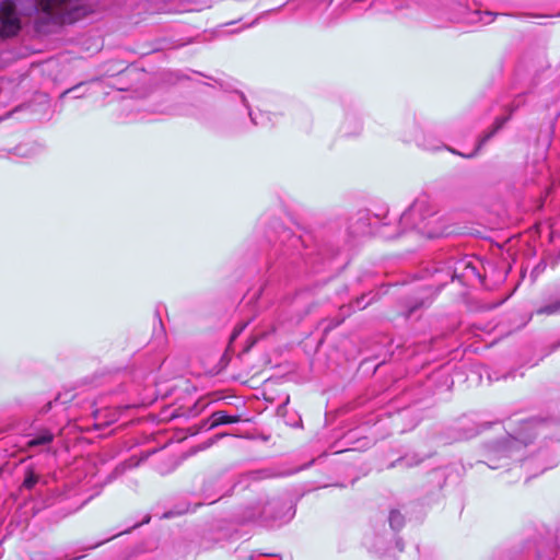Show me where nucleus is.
<instances>
[{
  "label": "nucleus",
  "mask_w": 560,
  "mask_h": 560,
  "mask_svg": "<svg viewBox=\"0 0 560 560\" xmlns=\"http://www.w3.org/2000/svg\"><path fill=\"white\" fill-rule=\"evenodd\" d=\"M93 12L92 0H4L0 3V36H15L21 18L32 19L37 33L50 25L71 24Z\"/></svg>",
  "instance_id": "obj_1"
},
{
  "label": "nucleus",
  "mask_w": 560,
  "mask_h": 560,
  "mask_svg": "<svg viewBox=\"0 0 560 560\" xmlns=\"http://www.w3.org/2000/svg\"><path fill=\"white\" fill-rule=\"evenodd\" d=\"M359 228L353 230L354 234L380 233L384 237L390 238L399 236L405 231H416L428 238L448 235L450 225L444 214L440 213L435 205L425 196L417 198L413 203L399 218L401 231L397 234L383 233L377 226L381 223L378 215L361 213L358 222Z\"/></svg>",
  "instance_id": "obj_2"
},
{
  "label": "nucleus",
  "mask_w": 560,
  "mask_h": 560,
  "mask_svg": "<svg viewBox=\"0 0 560 560\" xmlns=\"http://www.w3.org/2000/svg\"><path fill=\"white\" fill-rule=\"evenodd\" d=\"M545 422L535 419L526 420L517 435H510L506 440L490 444L487 446L486 464L491 469L502 468L508 465V458H511L522 446L532 442L537 434L544 433Z\"/></svg>",
  "instance_id": "obj_3"
},
{
  "label": "nucleus",
  "mask_w": 560,
  "mask_h": 560,
  "mask_svg": "<svg viewBox=\"0 0 560 560\" xmlns=\"http://www.w3.org/2000/svg\"><path fill=\"white\" fill-rule=\"evenodd\" d=\"M427 11L432 20V24L436 27L458 22L489 24L493 21L492 12L469 10L458 0H431Z\"/></svg>",
  "instance_id": "obj_4"
},
{
  "label": "nucleus",
  "mask_w": 560,
  "mask_h": 560,
  "mask_svg": "<svg viewBox=\"0 0 560 560\" xmlns=\"http://www.w3.org/2000/svg\"><path fill=\"white\" fill-rule=\"evenodd\" d=\"M289 510L279 499H259L244 506L241 515L242 522H258L261 525L272 526L290 518Z\"/></svg>",
  "instance_id": "obj_5"
},
{
  "label": "nucleus",
  "mask_w": 560,
  "mask_h": 560,
  "mask_svg": "<svg viewBox=\"0 0 560 560\" xmlns=\"http://www.w3.org/2000/svg\"><path fill=\"white\" fill-rule=\"evenodd\" d=\"M558 459L556 456H549L546 452H540L536 456L532 458H526L522 463V467L526 471H530L533 468L538 469V474L544 472L545 470L557 466ZM537 472L532 476H536Z\"/></svg>",
  "instance_id": "obj_6"
},
{
  "label": "nucleus",
  "mask_w": 560,
  "mask_h": 560,
  "mask_svg": "<svg viewBox=\"0 0 560 560\" xmlns=\"http://www.w3.org/2000/svg\"><path fill=\"white\" fill-rule=\"evenodd\" d=\"M129 408V406H124L115 408L96 409L93 412L95 429L101 430L116 422L119 419L121 411L127 410Z\"/></svg>",
  "instance_id": "obj_7"
},
{
  "label": "nucleus",
  "mask_w": 560,
  "mask_h": 560,
  "mask_svg": "<svg viewBox=\"0 0 560 560\" xmlns=\"http://www.w3.org/2000/svg\"><path fill=\"white\" fill-rule=\"evenodd\" d=\"M436 293L438 291H433L431 285L421 288L418 294L408 301L405 317H410L418 308L429 305Z\"/></svg>",
  "instance_id": "obj_8"
},
{
  "label": "nucleus",
  "mask_w": 560,
  "mask_h": 560,
  "mask_svg": "<svg viewBox=\"0 0 560 560\" xmlns=\"http://www.w3.org/2000/svg\"><path fill=\"white\" fill-rule=\"evenodd\" d=\"M508 118L505 117H499L495 119L494 124H493V127L491 130H489L488 132H486L478 141L477 143V147L475 148V150L471 152V153H468V154H464V153H459L455 150H452L450 149L451 152H453L454 154H458L460 156H464V158H474L478 151L487 143L488 140H490L497 132L498 130H500L503 125L505 124Z\"/></svg>",
  "instance_id": "obj_9"
},
{
  "label": "nucleus",
  "mask_w": 560,
  "mask_h": 560,
  "mask_svg": "<svg viewBox=\"0 0 560 560\" xmlns=\"http://www.w3.org/2000/svg\"><path fill=\"white\" fill-rule=\"evenodd\" d=\"M362 129V124L359 116L355 113L347 114L342 125L340 127V131L345 137H351L359 135Z\"/></svg>",
  "instance_id": "obj_10"
},
{
  "label": "nucleus",
  "mask_w": 560,
  "mask_h": 560,
  "mask_svg": "<svg viewBox=\"0 0 560 560\" xmlns=\"http://www.w3.org/2000/svg\"><path fill=\"white\" fill-rule=\"evenodd\" d=\"M54 441V433L48 429H40L36 433L30 435L26 443L28 447H37L42 445H48Z\"/></svg>",
  "instance_id": "obj_11"
},
{
  "label": "nucleus",
  "mask_w": 560,
  "mask_h": 560,
  "mask_svg": "<svg viewBox=\"0 0 560 560\" xmlns=\"http://www.w3.org/2000/svg\"><path fill=\"white\" fill-rule=\"evenodd\" d=\"M537 315H559L560 314V294L551 298L547 303L536 308Z\"/></svg>",
  "instance_id": "obj_12"
},
{
  "label": "nucleus",
  "mask_w": 560,
  "mask_h": 560,
  "mask_svg": "<svg viewBox=\"0 0 560 560\" xmlns=\"http://www.w3.org/2000/svg\"><path fill=\"white\" fill-rule=\"evenodd\" d=\"M211 427H218L223 424L237 423L241 421V417L237 415H229L225 411H215L211 416Z\"/></svg>",
  "instance_id": "obj_13"
},
{
  "label": "nucleus",
  "mask_w": 560,
  "mask_h": 560,
  "mask_svg": "<svg viewBox=\"0 0 560 560\" xmlns=\"http://www.w3.org/2000/svg\"><path fill=\"white\" fill-rule=\"evenodd\" d=\"M249 116H250V119H252V122L256 126H261V127H268V126H273L275 125V121L272 120V117L269 113H264V112H258V113H253V112H249Z\"/></svg>",
  "instance_id": "obj_14"
},
{
  "label": "nucleus",
  "mask_w": 560,
  "mask_h": 560,
  "mask_svg": "<svg viewBox=\"0 0 560 560\" xmlns=\"http://www.w3.org/2000/svg\"><path fill=\"white\" fill-rule=\"evenodd\" d=\"M423 460L422 457L413 454V455H406L404 457L398 458L396 462H394L390 467L395 466H405V467H413L419 465Z\"/></svg>",
  "instance_id": "obj_15"
},
{
  "label": "nucleus",
  "mask_w": 560,
  "mask_h": 560,
  "mask_svg": "<svg viewBox=\"0 0 560 560\" xmlns=\"http://www.w3.org/2000/svg\"><path fill=\"white\" fill-rule=\"evenodd\" d=\"M423 460L422 457L413 454V455H406L404 457L398 458L396 462H394L390 467L395 466H405V467H413L419 465Z\"/></svg>",
  "instance_id": "obj_16"
},
{
  "label": "nucleus",
  "mask_w": 560,
  "mask_h": 560,
  "mask_svg": "<svg viewBox=\"0 0 560 560\" xmlns=\"http://www.w3.org/2000/svg\"><path fill=\"white\" fill-rule=\"evenodd\" d=\"M388 522L394 530H399L404 526V516L397 510H392L388 516Z\"/></svg>",
  "instance_id": "obj_17"
},
{
  "label": "nucleus",
  "mask_w": 560,
  "mask_h": 560,
  "mask_svg": "<svg viewBox=\"0 0 560 560\" xmlns=\"http://www.w3.org/2000/svg\"><path fill=\"white\" fill-rule=\"evenodd\" d=\"M38 482V476L33 470H27L23 480V487L31 490Z\"/></svg>",
  "instance_id": "obj_18"
},
{
  "label": "nucleus",
  "mask_w": 560,
  "mask_h": 560,
  "mask_svg": "<svg viewBox=\"0 0 560 560\" xmlns=\"http://www.w3.org/2000/svg\"><path fill=\"white\" fill-rule=\"evenodd\" d=\"M550 237H560V217L550 224Z\"/></svg>",
  "instance_id": "obj_19"
},
{
  "label": "nucleus",
  "mask_w": 560,
  "mask_h": 560,
  "mask_svg": "<svg viewBox=\"0 0 560 560\" xmlns=\"http://www.w3.org/2000/svg\"><path fill=\"white\" fill-rule=\"evenodd\" d=\"M282 475L283 474H270L267 471H260V472H255V478L262 479V478H270V477L282 476Z\"/></svg>",
  "instance_id": "obj_20"
},
{
  "label": "nucleus",
  "mask_w": 560,
  "mask_h": 560,
  "mask_svg": "<svg viewBox=\"0 0 560 560\" xmlns=\"http://www.w3.org/2000/svg\"><path fill=\"white\" fill-rule=\"evenodd\" d=\"M246 324L240 326L238 328H235L232 334V339L236 338V336L245 328Z\"/></svg>",
  "instance_id": "obj_21"
},
{
  "label": "nucleus",
  "mask_w": 560,
  "mask_h": 560,
  "mask_svg": "<svg viewBox=\"0 0 560 560\" xmlns=\"http://www.w3.org/2000/svg\"><path fill=\"white\" fill-rule=\"evenodd\" d=\"M222 494L220 492L213 493V495H208L207 499L210 500V503H213L217 501L218 498H220Z\"/></svg>",
  "instance_id": "obj_22"
},
{
  "label": "nucleus",
  "mask_w": 560,
  "mask_h": 560,
  "mask_svg": "<svg viewBox=\"0 0 560 560\" xmlns=\"http://www.w3.org/2000/svg\"><path fill=\"white\" fill-rule=\"evenodd\" d=\"M213 481L212 480H208L207 482H205L203 485V488H202V491L205 493H207L209 490H210V487L212 486Z\"/></svg>",
  "instance_id": "obj_23"
},
{
  "label": "nucleus",
  "mask_w": 560,
  "mask_h": 560,
  "mask_svg": "<svg viewBox=\"0 0 560 560\" xmlns=\"http://www.w3.org/2000/svg\"><path fill=\"white\" fill-rule=\"evenodd\" d=\"M80 86H81V84H78V85H75V86H73V88H71V89H68L67 91H65V92L62 93V95H61V96H65L66 94L71 93V92H73V91L78 90Z\"/></svg>",
  "instance_id": "obj_24"
},
{
  "label": "nucleus",
  "mask_w": 560,
  "mask_h": 560,
  "mask_svg": "<svg viewBox=\"0 0 560 560\" xmlns=\"http://www.w3.org/2000/svg\"><path fill=\"white\" fill-rule=\"evenodd\" d=\"M544 268L545 267L541 266V264H539L538 266L535 267V269L533 270V273L538 275V272L542 271Z\"/></svg>",
  "instance_id": "obj_25"
},
{
  "label": "nucleus",
  "mask_w": 560,
  "mask_h": 560,
  "mask_svg": "<svg viewBox=\"0 0 560 560\" xmlns=\"http://www.w3.org/2000/svg\"><path fill=\"white\" fill-rule=\"evenodd\" d=\"M396 546L398 548L399 551H402L404 550V544L401 541V539H397L396 541Z\"/></svg>",
  "instance_id": "obj_26"
},
{
  "label": "nucleus",
  "mask_w": 560,
  "mask_h": 560,
  "mask_svg": "<svg viewBox=\"0 0 560 560\" xmlns=\"http://www.w3.org/2000/svg\"><path fill=\"white\" fill-rule=\"evenodd\" d=\"M257 23V20H254L250 24H247L245 27H250Z\"/></svg>",
  "instance_id": "obj_27"
},
{
  "label": "nucleus",
  "mask_w": 560,
  "mask_h": 560,
  "mask_svg": "<svg viewBox=\"0 0 560 560\" xmlns=\"http://www.w3.org/2000/svg\"><path fill=\"white\" fill-rule=\"evenodd\" d=\"M124 469H125V466H122L121 468H119V467H116V469H115V472H119V471H122Z\"/></svg>",
  "instance_id": "obj_28"
},
{
  "label": "nucleus",
  "mask_w": 560,
  "mask_h": 560,
  "mask_svg": "<svg viewBox=\"0 0 560 560\" xmlns=\"http://www.w3.org/2000/svg\"><path fill=\"white\" fill-rule=\"evenodd\" d=\"M102 544H103V541H100V542H97V544H95V545L91 546V548L98 547V546H100V545H102Z\"/></svg>",
  "instance_id": "obj_29"
}]
</instances>
